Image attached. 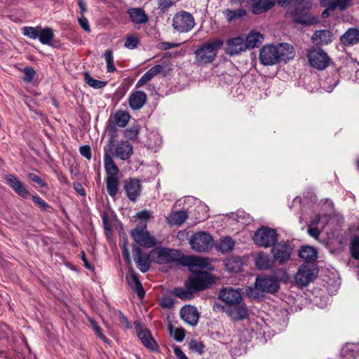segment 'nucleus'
<instances>
[{"mask_svg": "<svg viewBox=\"0 0 359 359\" xmlns=\"http://www.w3.org/2000/svg\"><path fill=\"white\" fill-rule=\"evenodd\" d=\"M294 48L287 43L278 46L265 45L259 51V61L265 66H271L280 61H287L294 57Z\"/></svg>", "mask_w": 359, "mask_h": 359, "instance_id": "1", "label": "nucleus"}, {"mask_svg": "<svg viewBox=\"0 0 359 359\" xmlns=\"http://www.w3.org/2000/svg\"><path fill=\"white\" fill-rule=\"evenodd\" d=\"M278 4L289 6L286 16L291 18L294 23L309 25L313 19L308 16L309 2L305 0H279Z\"/></svg>", "mask_w": 359, "mask_h": 359, "instance_id": "2", "label": "nucleus"}, {"mask_svg": "<svg viewBox=\"0 0 359 359\" xmlns=\"http://www.w3.org/2000/svg\"><path fill=\"white\" fill-rule=\"evenodd\" d=\"M223 44L224 41L220 39L209 41L202 44L194 53L196 63L198 65H203L212 62Z\"/></svg>", "mask_w": 359, "mask_h": 359, "instance_id": "3", "label": "nucleus"}, {"mask_svg": "<svg viewBox=\"0 0 359 359\" xmlns=\"http://www.w3.org/2000/svg\"><path fill=\"white\" fill-rule=\"evenodd\" d=\"M104 151H107L110 156L121 161H127L133 154V147L127 140L120 141L116 144L111 141L104 148Z\"/></svg>", "mask_w": 359, "mask_h": 359, "instance_id": "4", "label": "nucleus"}, {"mask_svg": "<svg viewBox=\"0 0 359 359\" xmlns=\"http://www.w3.org/2000/svg\"><path fill=\"white\" fill-rule=\"evenodd\" d=\"M189 285L195 292L203 291L210 287L215 282L214 276L206 271L193 273L187 280Z\"/></svg>", "mask_w": 359, "mask_h": 359, "instance_id": "5", "label": "nucleus"}, {"mask_svg": "<svg viewBox=\"0 0 359 359\" xmlns=\"http://www.w3.org/2000/svg\"><path fill=\"white\" fill-rule=\"evenodd\" d=\"M151 259L159 264H171L178 261L180 258V253L177 250L166 248H156L150 252Z\"/></svg>", "mask_w": 359, "mask_h": 359, "instance_id": "6", "label": "nucleus"}, {"mask_svg": "<svg viewBox=\"0 0 359 359\" xmlns=\"http://www.w3.org/2000/svg\"><path fill=\"white\" fill-rule=\"evenodd\" d=\"M253 241L259 246L269 248L278 241V233L273 229L262 227L255 232Z\"/></svg>", "mask_w": 359, "mask_h": 359, "instance_id": "7", "label": "nucleus"}, {"mask_svg": "<svg viewBox=\"0 0 359 359\" xmlns=\"http://www.w3.org/2000/svg\"><path fill=\"white\" fill-rule=\"evenodd\" d=\"M307 57L311 67L318 70L326 69L331 59L323 49L311 47L308 50Z\"/></svg>", "mask_w": 359, "mask_h": 359, "instance_id": "8", "label": "nucleus"}, {"mask_svg": "<svg viewBox=\"0 0 359 359\" xmlns=\"http://www.w3.org/2000/svg\"><path fill=\"white\" fill-rule=\"evenodd\" d=\"M172 25L177 32L185 33L194 28L195 20L191 13L182 11L174 15Z\"/></svg>", "mask_w": 359, "mask_h": 359, "instance_id": "9", "label": "nucleus"}, {"mask_svg": "<svg viewBox=\"0 0 359 359\" xmlns=\"http://www.w3.org/2000/svg\"><path fill=\"white\" fill-rule=\"evenodd\" d=\"M189 244L194 250L198 252H203L212 248L213 238L210 233L199 231L191 236Z\"/></svg>", "mask_w": 359, "mask_h": 359, "instance_id": "10", "label": "nucleus"}, {"mask_svg": "<svg viewBox=\"0 0 359 359\" xmlns=\"http://www.w3.org/2000/svg\"><path fill=\"white\" fill-rule=\"evenodd\" d=\"M130 234L135 243L144 248H153L157 244L155 237L145 228H135L131 231Z\"/></svg>", "mask_w": 359, "mask_h": 359, "instance_id": "11", "label": "nucleus"}, {"mask_svg": "<svg viewBox=\"0 0 359 359\" xmlns=\"http://www.w3.org/2000/svg\"><path fill=\"white\" fill-rule=\"evenodd\" d=\"M134 325L137 337L142 344L152 351H158V345L152 337L150 331L147 328L144 327L138 321H135Z\"/></svg>", "mask_w": 359, "mask_h": 359, "instance_id": "12", "label": "nucleus"}, {"mask_svg": "<svg viewBox=\"0 0 359 359\" xmlns=\"http://www.w3.org/2000/svg\"><path fill=\"white\" fill-rule=\"evenodd\" d=\"M275 261L279 264H283L288 261L292 252V248L290 243L285 241L276 243L271 250Z\"/></svg>", "mask_w": 359, "mask_h": 359, "instance_id": "13", "label": "nucleus"}, {"mask_svg": "<svg viewBox=\"0 0 359 359\" xmlns=\"http://www.w3.org/2000/svg\"><path fill=\"white\" fill-rule=\"evenodd\" d=\"M255 287L262 292L275 293L279 290L280 285L276 277L265 276L256 278Z\"/></svg>", "mask_w": 359, "mask_h": 359, "instance_id": "14", "label": "nucleus"}, {"mask_svg": "<svg viewBox=\"0 0 359 359\" xmlns=\"http://www.w3.org/2000/svg\"><path fill=\"white\" fill-rule=\"evenodd\" d=\"M182 263L183 265L188 266L192 273H198L204 269H211V265L208 263L207 258L196 256H184L182 258Z\"/></svg>", "mask_w": 359, "mask_h": 359, "instance_id": "15", "label": "nucleus"}, {"mask_svg": "<svg viewBox=\"0 0 359 359\" xmlns=\"http://www.w3.org/2000/svg\"><path fill=\"white\" fill-rule=\"evenodd\" d=\"M219 297L225 303V306L235 304L243 300L241 290L234 289L231 287L222 288L219 291Z\"/></svg>", "mask_w": 359, "mask_h": 359, "instance_id": "16", "label": "nucleus"}, {"mask_svg": "<svg viewBox=\"0 0 359 359\" xmlns=\"http://www.w3.org/2000/svg\"><path fill=\"white\" fill-rule=\"evenodd\" d=\"M127 197L132 202H135L142 192L140 181L137 178L130 177L124 182L123 186Z\"/></svg>", "mask_w": 359, "mask_h": 359, "instance_id": "17", "label": "nucleus"}, {"mask_svg": "<svg viewBox=\"0 0 359 359\" xmlns=\"http://www.w3.org/2000/svg\"><path fill=\"white\" fill-rule=\"evenodd\" d=\"M315 276L314 269L309 265L303 264L295 274L294 279L297 285L304 287L313 281Z\"/></svg>", "mask_w": 359, "mask_h": 359, "instance_id": "18", "label": "nucleus"}, {"mask_svg": "<svg viewBox=\"0 0 359 359\" xmlns=\"http://www.w3.org/2000/svg\"><path fill=\"white\" fill-rule=\"evenodd\" d=\"M226 313L234 320H240L245 319L248 316V312L246 305L243 302V300L235 304L226 306L224 307Z\"/></svg>", "mask_w": 359, "mask_h": 359, "instance_id": "19", "label": "nucleus"}, {"mask_svg": "<svg viewBox=\"0 0 359 359\" xmlns=\"http://www.w3.org/2000/svg\"><path fill=\"white\" fill-rule=\"evenodd\" d=\"M245 50L247 48L245 39L241 36L229 39L226 42V53L231 56L238 55Z\"/></svg>", "mask_w": 359, "mask_h": 359, "instance_id": "20", "label": "nucleus"}, {"mask_svg": "<svg viewBox=\"0 0 359 359\" xmlns=\"http://www.w3.org/2000/svg\"><path fill=\"white\" fill-rule=\"evenodd\" d=\"M5 179L8 185L18 196L24 198L29 196V192L25 184L17 177L13 175H7L5 176Z\"/></svg>", "mask_w": 359, "mask_h": 359, "instance_id": "21", "label": "nucleus"}, {"mask_svg": "<svg viewBox=\"0 0 359 359\" xmlns=\"http://www.w3.org/2000/svg\"><path fill=\"white\" fill-rule=\"evenodd\" d=\"M180 316L186 323L191 325H196L199 318V313L196 308L190 305L182 308Z\"/></svg>", "mask_w": 359, "mask_h": 359, "instance_id": "22", "label": "nucleus"}, {"mask_svg": "<svg viewBox=\"0 0 359 359\" xmlns=\"http://www.w3.org/2000/svg\"><path fill=\"white\" fill-rule=\"evenodd\" d=\"M133 254L134 261L140 271L142 273L148 271L150 268V264L147 258L143 255L140 248L134 245L133 247Z\"/></svg>", "mask_w": 359, "mask_h": 359, "instance_id": "23", "label": "nucleus"}, {"mask_svg": "<svg viewBox=\"0 0 359 359\" xmlns=\"http://www.w3.org/2000/svg\"><path fill=\"white\" fill-rule=\"evenodd\" d=\"M341 43L345 46H354L359 43V29L349 28L340 38Z\"/></svg>", "mask_w": 359, "mask_h": 359, "instance_id": "24", "label": "nucleus"}, {"mask_svg": "<svg viewBox=\"0 0 359 359\" xmlns=\"http://www.w3.org/2000/svg\"><path fill=\"white\" fill-rule=\"evenodd\" d=\"M126 279L130 288L137 294L140 298H143L145 292L138 278V275L132 271L130 274L127 275Z\"/></svg>", "mask_w": 359, "mask_h": 359, "instance_id": "25", "label": "nucleus"}, {"mask_svg": "<svg viewBox=\"0 0 359 359\" xmlns=\"http://www.w3.org/2000/svg\"><path fill=\"white\" fill-rule=\"evenodd\" d=\"M128 101L132 109H140L147 101V95L143 91H135L130 95Z\"/></svg>", "mask_w": 359, "mask_h": 359, "instance_id": "26", "label": "nucleus"}, {"mask_svg": "<svg viewBox=\"0 0 359 359\" xmlns=\"http://www.w3.org/2000/svg\"><path fill=\"white\" fill-rule=\"evenodd\" d=\"M311 40L316 46L327 45L332 41V34L329 30H319L314 32Z\"/></svg>", "mask_w": 359, "mask_h": 359, "instance_id": "27", "label": "nucleus"}, {"mask_svg": "<svg viewBox=\"0 0 359 359\" xmlns=\"http://www.w3.org/2000/svg\"><path fill=\"white\" fill-rule=\"evenodd\" d=\"M127 13L130 20L135 24H143L148 21V16L141 8H131Z\"/></svg>", "mask_w": 359, "mask_h": 359, "instance_id": "28", "label": "nucleus"}, {"mask_svg": "<svg viewBox=\"0 0 359 359\" xmlns=\"http://www.w3.org/2000/svg\"><path fill=\"white\" fill-rule=\"evenodd\" d=\"M188 218L186 210L172 211L167 217L168 223L171 226H181Z\"/></svg>", "mask_w": 359, "mask_h": 359, "instance_id": "29", "label": "nucleus"}, {"mask_svg": "<svg viewBox=\"0 0 359 359\" xmlns=\"http://www.w3.org/2000/svg\"><path fill=\"white\" fill-rule=\"evenodd\" d=\"M344 359H359V344H346L341 348Z\"/></svg>", "mask_w": 359, "mask_h": 359, "instance_id": "30", "label": "nucleus"}, {"mask_svg": "<svg viewBox=\"0 0 359 359\" xmlns=\"http://www.w3.org/2000/svg\"><path fill=\"white\" fill-rule=\"evenodd\" d=\"M172 294L183 300H190L194 297V290L188 285V281L184 283V287H175L172 291Z\"/></svg>", "mask_w": 359, "mask_h": 359, "instance_id": "31", "label": "nucleus"}, {"mask_svg": "<svg viewBox=\"0 0 359 359\" xmlns=\"http://www.w3.org/2000/svg\"><path fill=\"white\" fill-rule=\"evenodd\" d=\"M163 70V66L157 65L149 69L136 83V88L143 86L148 81H151L153 77L160 74Z\"/></svg>", "mask_w": 359, "mask_h": 359, "instance_id": "32", "label": "nucleus"}, {"mask_svg": "<svg viewBox=\"0 0 359 359\" xmlns=\"http://www.w3.org/2000/svg\"><path fill=\"white\" fill-rule=\"evenodd\" d=\"M104 165L107 177H116L119 170L115 164L112 156L107 151H104Z\"/></svg>", "mask_w": 359, "mask_h": 359, "instance_id": "33", "label": "nucleus"}, {"mask_svg": "<svg viewBox=\"0 0 359 359\" xmlns=\"http://www.w3.org/2000/svg\"><path fill=\"white\" fill-rule=\"evenodd\" d=\"M299 256L306 262H312L317 258V251L313 247L303 246L299 250Z\"/></svg>", "mask_w": 359, "mask_h": 359, "instance_id": "34", "label": "nucleus"}, {"mask_svg": "<svg viewBox=\"0 0 359 359\" xmlns=\"http://www.w3.org/2000/svg\"><path fill=\"white\" fill-rule=\"evenodd\" d=\"M264 36L259 32H250L245 39L246 48H254L262 42Z\"/></svg>", "mask_w": 359, "mask_h": 359, "instance_id": "35", "label": "nucleus"}, {"mask_svg": "<svg viewBox=\"0 0 359 359\" xmlns=\"http://www.w3.org/2000/svg\"><path fill=\"white\" fill-rule=\"evenodd\" d=\"M243 264L240 257H232L226 260L225 266L229 272L238 273L241 271Z\"/></svg>", "mask_w": 359, "mask_h": 359, "instance_id": "36", "label": "nucleus"}, {"mask_svg": "<svg viewBox=\"0 0 359 359\" xmlns=\"http://www.w3.org/2000/svg\"><path fill=\"white\" fill-rule=\"evenodd\" d=\"M54 38L53 30L50 27H40L38 39L39 41L44 45L50 46Z\"/></svg>", "mask_w": 359, "mask_h": 359, "instance_id": "37", "label": "nucleus"}, {"mask_svg": "<svg viewBox=\"0 0 359 359\" xmlns=\"http://www.w3.org/2000/svg\"><path fill=\"white\" fill-rule=\"evenodd\" d=\"M118 180L116 177H107L106 188L109 196H115L118 191Z\"/></svg>", "mask_w": 359, "mask_h": 359, "instance_id": "38", "label": "nucleus"}, {"mask_svg": "<svg viewBox=\"0 0 359 359\" xmlns=\"http://www.w3.org/2000/svg\"><path fill=\"white\" fill-rule=\"evenodd\" d=\"M223 13L228 22L240 19L246 15V11L243 8H239L236 10L226 9L224 11Z\"/></svg>", "mask_w": 359, "mask_h": 359, "instance_id": "39", "label": "nucleus"}, {"mask_svg": "<svg viewBox=\"0 0 359 359\" xmlns=\"http://www.w3.org/2000/svg\"><path fill=\"white\" fill-rule=\"evenodd\" d=\"M235 242L230 237H225L220 240L217 245V248L222 253H227L231 252L234 247Z\"/></svg>", "mask_w": 359, "mask_h": 359, "instance_id": "40", "label": "nucleus"}, {"mask_svg": "<svg viewBox=\"0 0 359 359\" xmlns=\"http://www.w3.org/2000/svg\"><path fill=\"white\" fill-rule=\"evenodd\" d=\"M130 114L124 111H118L114 115V121L116 126L118 127H125L130 120Z\"/></svg>", "mask_w": 359, "mask_h": 359, "instance_id": "41", "label": "nucleus"}, {"mask_svg": "<svg viewBox=\"0 0 359 359\" xmlns=\"http://www.w3.org/2000/svg\"><path fill=\"white\" fill-rule=\"evenodd\" d=\"M84 81L90 87L95 89H100L104 88L107 82L103 81H100L93 79L91 77L90 74L88 72H84Z\"/></svg>", "mask_w": 359, "mask_h": 359, "instance_id": "42", "label": "nucleus"}, {"mask_svg": "<svg viewBox=\"0 0 359 359\" xmlns=\"http://www.w3.org/2000/svg\"><path fill=\"white\" fill-rule=\"evenodd\" d=\"M274 5V2L267 1L266 2H257L252 6V13L254 14H260L269 10Z\"/></svg>", "mask_w": 359, "mask_h": 359, "instance_id": "43", "label": "nucleus"}, {"mask_svg": "<svg viewBox=\"0 0 359 359\" xmlns=\"http://www.w3.org/2000/svg\"><path fill=\"white\" fill-rule=\"evenodd\" d=\"M256 265L260 269H266L272 266V262L268 255L259 254L256 259Z\"/></svg>", "mask_w": 359, "mask_h": 359, "instance_id": "44", "label": "nucleus"}, {"mask_svg": "<svg viewBox=\"0 0 359 359\" xmlns=\"http://www.w3.org/2000/svg\"><path fill=\"white\" fill-rule=\"evenodd\" d=\"M41 26L34 27H24L22 29V34L25 36L29 37L32 39H36L39 36V32H40Z\"/></svg>", "mask_w": 359, "mask_h": 359, "instance_id": "45", "label": "nucleus"}, {"mask_svg": "<svg viewBox=\"0 0 359 359\" xmlns=\"http://www.w3.org/2000/svg\"><path fill=\"white\" fill-rule=\"evenodd\" d=\"M104 57L107 63V72H114L116 71V67L114 65V58L111 50H107L104 52Z\"/></svg>", "mask_w": 359, "mask_h": 359, "instance_id": "46", "label": "nucleus"}, {"mask_svg": "<svg viewBox=\"0 0 359 359\" xmlns=\"http://www.w3.org/2000/svg\"><path fill=\"white\" fill-rule=\"evenodd\" d=\"M350 4V0H336L335 1L329 2V8L332 11L338 8L340 11H344L348 8Z\"/></svg>", "mask_w": 359, "mask_h": 359, "instance_id": "47", "label": "nucleus"}, {"mask_svg": "<svg viewBox=\"0 0 359 359\" xmlns=\"http://www.w3.org/2000/svg\"><path fill=\"white\" fill-rule=\"evenodd\" d=\"M350 251L351 256L355 259H359V237L354 238L350 246Z\"/></svg>", "mask_w": 359, "mask_h": 359, "instance_id": "48", "label": "nucleus"}, {"mask_svg": "<svg viewBox=\"0 0 359 359\" xmlns=\"http://www.w3.org/2000/svg\"><path fill=\"white\" fill-rule=\"evenodd\" d=\"M32 200L43 211L49 212L50 210L51 207L39 196H32Z\"/></svg>", "mask_w": 359, "mask_h": 359, "instance_id": "49", "label": "nucleus"}, {"mask_svg": "<svg viewBox=\"0 0 359 359\" xmlns=\"http://www.w3.org/2000/svg\"><path fill=\"white\" fill-rule=\"evenodd\" d=\"M90 325L97 334V335L105 343H109V339L102 334L101 328L98 326L97 323L92 318H88Z\"/></svg>", "mask_w": 359, "mask_h": 359, "instance_id": "50", "label": "nucleus"}, {"mask_svg": "<svg viewBox=\"0 0 359 359\" xmlns=\"http://www.w3.org/2000/svg\"><path fill=\"white\" fill-rule=\"evenodd\" d=\"M139 130L140 127L137 125L132 126L130 128L126 130L124 133L125 137L129 140H133L137 137Z\"/></svg>", "mask_w": 359, "mask_h": 359, "instance_id": "51", "label": "nucleus"}, {"mask_svg": "<svg viewBox=\"0 0 359 359\" xmlns=\"http://www.w3.org/2000/svg\"><path fill=\"white\" fill-rule=\"evenodd\" d=\"M205 346L201 341L197 340H191L189 343V348L199 354H202L204 351Z\"/></svg>", "mask_w": 359, "mask_h": 359, "instance_id": "52", "label": "nucleus"}, {"mask_svg": "<svg viewBox=\"0 0 359 359\" xmlns=\"http://www.w3.org/2000/svg\"><path fill=\"white\" fill-rule=\"evenodd\" d=\"M139 43L138 38L135 35H129L127 36L125 42V47L129 49H134Z\"/></svg>", "mask_w": 359, "mask_h": 359, "instance_id": "53", "label": "nucleus"}, {"mask_svg": "<svg viewBox=\"0 0 359 359\" xmlns=\"http://www.w3.org/2000/svg\"><path fill=\"white\" fill-rule=\"evenodd\" d=\"M23 80L27 83L30 82L34 79L36 73L34 69L32 67H26L23 69Z\"/></svg>", "mask_w": 359, "mask_h": 359, "instance_id": "54", "label": "nucleus"}, {"mask_svg": "<svg viewBox=\"0 0 359 359\" xmlns=\"http://www.w3.org/2000/svg\"><path fill=\"white\" fill-rule=\"evenodd\" d=\"M27 177L31 181L36 183L41 187H46L47 185L46 183L43 180H42V179H41V177L39 176H38L37 175H36L35 173L30 172L27 175Z\"/></svg>", "mask_w": 359, "mask_h": 359, "instance_id": "55", "label": "nucleus"}, {"mask_svg": "<svg viewBox=\"0 0 359 359\" xmlns=\"http://www.w3.org/2000/svg\"><path fill=\"white\" fill-rule=\"evenodd\" d=\"M80 154L82 156L85 157L88 160H90L92 158L91 149L88 145H83L79 148Z\"/></svg>", "mask_w": 359, "mask_h": 359, "instance_id": "56", "label": "nucleus"}, {"mask_svg": "<svg viewBox=\"0 0 359 359\" xmlns=\"http://www.w3.org/2000/svg\"><path fill=\"white\" fill-rule=\"evenodd\" d=\"M79 25L82 27V29L83 30H85L87 32H90V27L88 21L85 17L82 16V17L79 18Z\"/></svg>", "mask_w": 359, "mask_h": 359, "instance_id": "57", "label": "nucleus"}, {"mask_svg": "<svg viewBox=\"0 0 359 359\" xmlns=\"http://www.w3.org/2000/svg\"><path fill=\"white\" fill-rule=\"evenodd\" d=\"M172 4L173 0H158V6L163 11L169 8Z\"/></svg>", "mask_w": 359, "mask_h": 359, "instance_id": "58", "label": "nucleus"}, {"mask_svg": "<svg viewBox=\"0 0 359 359\" xmlns=\"http://www.w3.org/2000/svg\"><path fill=\"white\" fill-rule=\"evenodd\" d=\"M174 303L170 298H163L161 300L160 305L163 308L170 309L173 306Z\"/></svg>", "mask_w": 359, "mask_h": 359, "instance_id": "59", "label": "nucleus"}, {"mask_svg": "<svg viewBox=\"0 0 359 359\" xmlns=\"http://www.w3.org/2000/svg\"><path fill=\"white\" fill-rule=\"evenodd\" d=\"M136 217L137 219L140 220L146 221L149 219L151 217V215L149 211L144 210L137 212Z\"/></svg>", "mask_w": 359, "mask_h": 359, "instance_id": "60", "label": "nucleus"}, {"mask_svg": "<svg viewBox=\"0 0 359 359\" xmlns=\"http://www.w3.org/2000/svg\"><path fill=\"white\" fill-rule=\"evenodd\" d=\"M9 328L6 324L0 323V337L5 338L8 337Z\"/></svg>", "mask_w": 359, "mask_h": 359, "instance_id": "61", "label": "nucleus"}, {"mask_svg": "<svg viewBox=\"0 0 359 359\" xmlns=\"http://www.w3.org/2000/svg\"><path fill=\"white\" fill-rule=\"evenodd\" d=\"M174 353L177 359H188V358L179 346H175L174 348Z\"/></svg>", "mask_w": 359, "mask_h": 359, "instance_id": "62", "label": "nucleus"}, {"mask_svg": "<svg viewBox=\"0 0 359 359\" xmlns=\"http://www.w3.org/2000/svg\"><path fill=\"white\" fill-rule=\"evenodd\" d=\"M185 337V332L183 330L177 329L175 331L174 337L177 341H182Z\"/></svg>", "mask_w": 359, "mask_h": 359, "instance_id": "63", "label": "nucleus"}, {"mask_svg": "<svg viewBox=\"0 0 359 359\" xmlns=\"http://www.w3.org/2000/svg\"><path fill=\"white\" fill-rule=\"evenodd\" d=\"M74 188L75 191L81 196H85V190L81 183L76 182L74 184Z\"/></svg>", "mask_w": 359, "mask_h": 359, "instance_id": "64", "label": "nucleus"}]
</instances>
